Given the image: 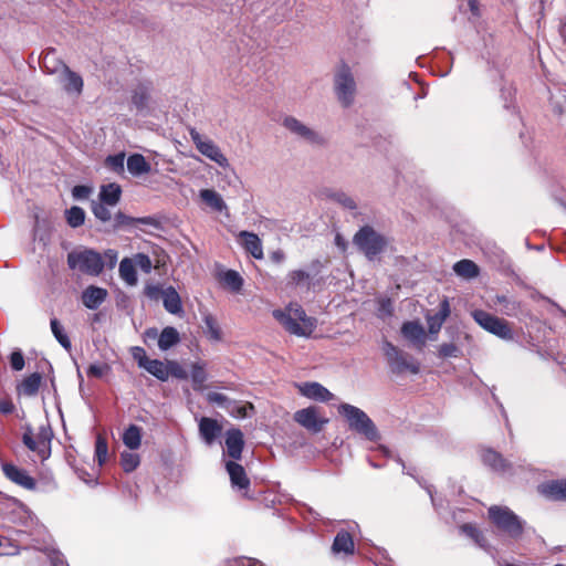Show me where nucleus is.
Segmentation results:
<instances>
[{"label":"nucleus","instance_id":"nucleus-30","mask_svg":"<svg viewBox=\"0 0 566 566\" xmlns=\"http://www.w3.org/2000/svg\"><path fill=\"white\" fill-rule=\"evenodd\" d=\"M120 186L115 182H112L101 187L98 198L101 202H104L109 207H115L120 200Z\"/></svg>","mask_w":566,"mask_h":566},{"label":"nucleus","instance_id":"nucleus-28","mask_svg":"<svg viewBox=\"0 0 566 566\" xmlns=\"http://www.w3.org/2000/svg\"><path fill=\"white\" fill-rule=\"evenodd\" d=\"M163 304L165 310L174 315L182 313V302L175 287L168 286L163 291Z\"/></svg>","mask_w":566,"mask_h":566},{"label":"nucleus","instance_id":"nucleus-49","mask_svg":"<svg viewBox=\"0 0 566 566\" xmlns=\"http://www.w3.org/2000/svg\"><path fill=\"white\" fill-rule=\"evenodd\" d=\"M286 313H291L296 321L302 322L305 326H310V333H312V328L314 326L313 319L308 317L305 311L300 305H290L286 310Z\"/></svg>","mask_w":566,"mask_h":566},{"label":"nucleus","instance_id":"nucleus-16","mask_svg":"<svg viewBox=\"0 0 566 566\" xmlns=\"http://www.w3.org/2000/svg\"><path fill=\"white\" fill-rule=\"evenodd\" d=\"M298 389L304 397L315 401L327 402L334 399V394L316 381L304 382Z\"/></svg>","mask_w":566,"mask_h":566},{"label":"nucleus","instance_id":"nucleus-8","mask_svg":"<svg viewBox=\"0 0 566 566\" xmlns=\"http://www.w3.org/2000/svg\"><path fill=\"white\" fill-rule=\"evenodd\" d=\"M282 126L296 138L314 147H324L327 145L326 137L318 130L307 126L296 117L286 115L282 119Z\"/></svg>","mask_w":566,"mask_h":566},{"label":"nucleus","instance_id":"nucleus-12","mask_svg":"<svg viewBox=\"0 0 566 566\" xmlns=\"http://www.w3.org/2000/svg\"><path fill=\"white\" fill-rule=\"evenodd\" d=\"M482 462L485 467L497 474H513V463L502 457L501 453L493 449H486L481 454Z\"/></svg>","mask_w":566,"mask_h":566},{"label":"nucleus","instance_id":"nucleus-37","mask_svg":"<svg viewBox=\"0 0 566 566\" xmlns=\"http://www.w3.org/2000/svg\"><path fill=\"white\" fill-rule=\"evenodd\" d=\"M42 376L39 373H33L25 377L19 387V391L28 397L35 396L41 385Z\"/></svg>","mask_w":566,"mask_h":566},{"label":"nucleus","instance_id":"nucleus-7","mask_svg":"<svg viewBox=\"0 0 566 566\" xmlns=\"http://www.w3.org/2000/svg\"><path fill=\"white\" fill-rule=\"evenodd\" d=\"M472 317L480 327L490 334L506 342L514 340V332L507 321L483 310H474Z\"/></svg>","mask_w":566,"mask_h":566},{"label":"nucleus","instance_id":"nucleus-50","mask_svg":"<svg viewBox=\"0 0 566 566\" xmlns=\"http://www.w3.org/2000/svg\"><path fill=\"white\" fill-rule=\"evenodd\" d=\"M205 326H206V333L209 335V338L219 342L221 339V331L211 315L205 316Z\"/></svg>","mask_w":566,"mask_h":566},{"label":"nucleus","instance_id":"nucleus-20","mask_svg":"<svg viewBox=\"0 0 566 566\" xmlns=\"http://www.w3.org/2000/svg\"><path fill=\"white\" fill-rule=\"evenodd\" d=\"M401 335L416 346L422 347L426 344V331L418 321L405 322L401 326Z\"/></svg>","mask_w":566,"mask_h":566},{"label":"nucleus","instance_id":"nucleus-44","mask_svg":"<svg viewBox=\"0 0 566 566\" xmlns=\"http://www.w3.org/2000/svg\"><path fill=\"white\" fill-rule=\"evenodd\" d=\"M222 282L233 292L241 291L243 286V279L239 272L234 270H227L221 277Z\"/></svg>","mask_w":566,"mask_h":566},{"label":"nucleus","instance_id":"nucleus-34","mask_svg":"<svg viewBox=\"0 0 566 566\" xmlns=\"http://www.w3.org/2000/svg\"><path fill=\"white\" fill-rule=\"evenodd\" d=\"M453 271L458 276L464 279H474L480 274L479 266L469 259H463L454 263Z\"/></svg>","mask_w":566,"mask_h":566},{"label":"nucleus","instance_id":"nucleus-54","mask_svg":"<svg viewBox=\"0 0 566 566\" xmlns=\"http://www.w3.org/2000/svg\"><path fill=\"white\" fill-rule=\"evenodd\" d=\"M25 365L24 356L20 349H15L10 355V366L13 370L20 371Z\"/></svg>","mask_w":566,"mask_h":566},{"label":"nucleus","instance_id":"nucleus-21","mask_svg":"<svg viewBox=\"0 0 566 566\" xmlns=\"http://www.w3.org/2000/svg\"><path fill=\"white\" fill-rule=\"evenodd\" d=\"M108 293L104 287L90 285L82 292V302L88 310H97L106 300Z\"/></svg>","mask_w":566,"mask_h":566},{"label":"nucleus","instance_id":"nucleus-62","mask_svg":"<svg viewBox=\"0 0 566 566\" xmlns=\"http://www.w3.org/2000/svg\"><path fill=\"white\" fill-rule=\"evenodd\" d=\"M163 291L164 290L158 285L147 284L145 286L144 293L150 300H158L159 296L163 297Z\"/></svg>","mask_w":566,"mask_h":566},{"label":"nucleus","instance_id":"nucleus-43","mask_svg":"<svg viewBox=\"0 0 566 566\" xmlns=\"http://www.w3.org/2000/svg\"><path fill=\"white\" fill-rule=\"evenodd\" d=\"M52 334L54 335L55 339L59 342V344L65 348L71 349V340L67 336V334L64 332L63 326L56 318H52L50 322Z\"/></svg>","mask_w":566,"mask_h":566},{"label":"nucleus","instance_id":"nucleus-19","mask_svg":"<svg viewBox=\"0 0 566 566\" xmlns=\"http://www.w3.org/2000/svg\"><path fill=\"white\" fill-rule=\"evenodd\" d=\"M222 432V426L213 418L202 417L199 433L206 444L211 446Z\"/></svg>","mask_w":566,"mask_h":566},{"label":"nucleus","instance_id":"nucleus-31","mask_svg":"<svg viewBox=\"0 0 566 566\" xmlns=\"http://www.w3.org/2000/svg\"><path fill=\"white\" fill-rule=\"evenodd\" d=\"M180 342V334L177 328L172 326H166L159 334L158 347L160 350L166 352L171 347L176 346Z\"/></svg>","mask_w":566,"mask_h":566},{"label":"nucleus","instance_id":"nucleus-41","mask_svg":"<svg viewBox=\"0 0 566 566\" xmlns=\"http://www.w3.org/2000/svg\"><path fill=\"white\" fill-rule=\"evenodd\" d=\"M65 219L71 228H78L85 221V211L78 206H73L65 210Z\"/></svg>","mask_w":566,"mask_h":566},{"label":"nucleus","instance_id":"nucleus-57","mask_svg":"<svg viewBox=\"0 0 566 566\" xmlns=\"http://www.w3.org/2000/svg\"><path fill=\"white\" fill-rule=\"evenodd\" d=\"M136 265L144 272L150 273L153 269V263L150 258L147 254L138 253L135 256Z\"/></svg>","mask_w":566,"mask_h":566},{"label":"nucleus","instance_id":"nucleus-22","mask_svg":"<svg viewBox=\"0 0 566 566\" xmlns=\"http://www.w3.org/2000/svg\"><path fill=\"white\" fill-rule=\"evenodd\" d=\"M321 195L323 198L339 205L346 210L353 211L358 207L356 200L350 195L340 189L324 188Z\"/></svg>","mask_w":566,"mask_h":566},{"label":"nucleus","instance_id":"nucleus-42","mask_svg":"<svg viewBox=\"0 0 566 566\" xmlns=\"http://www.w3.org/2000/svg\"><path fill=\"white\" fill-rule=\"evenodd\" d=\"M124 163H125V153L124 151H119L114 155H108L104 161L105 166L109 170H112L113 172H115L117 175L124 174V171H125Z\"/></svg>","mask_w":566,"mask_h":566},{"label":"nucleus","instance_id":"nucleus-39","mask_svg":"<svg viewBox=\"0 0 566 566\" xmlns=\"http://www.w3.org/2000/svg\"><path fill=\"white\" fill-rule=\"evenodd\" d=\"M119 275L128 285H135L137 283V272L133 261L129 258H124L120 261Z\"/></svg>","mask_w":566,"mask_h":566},{"label":"nucleus","instance_id":"nucleus-25","mask_svg":"<svg viewBox=\"0 0 566 566\" xmlns=\"http://www.w3.org/2000/svg\"><path fill=\"white\" fill-rule=\"evenodd\" d=\"M450 312L449 301L448 298H443L439 304L438 312L434 315L427 316L430 334H437L441 329L444 321L449 317Z\"/></svg>","mask_w":566,"mask_h":566},{"label":"nucleus","instance_id":"nucleus-52","mask_svg":"<svg viewBox=\"0 0 566 566\" xmlns=\"http://www.w3.org/2000/svg\"><path fill=\"white\" fill-rule=\"evenodd\" d=\"M107 451L108 447L106 440L98 436L95 442V454L99 464H103L105 462Z\"/></svg>","mask_w":566,"mask_h":566},{"label":"nucleus","instance_id":"nucleus-6","mask_svg":"<svg viewBox=\"0 0 566 566\" xmlns=\"http://www.w3.org/2000/svg\"><path fill=\"white\" fill-rule=\"evenodd\" d=\"M382 350L392 374L400 375L405 371H409L412 375L419 374V364L415 361L409 354L399 349L392 343L385 340Z\"/></svg>","mask_w":566,"mask_h":566},{"label":"nucleus","instance_id":"nucleus-53","mask_svg":"<svg viewBox=\"0 0 566 566\" xmlns=\"http://www.w3.org/2000/svg\"><path fill=\"white\" fill-rule=\"evenodd\" d=\"M168 370H169V376H172L177 379H187L188 378V373L176 360H168Z\"/></svg>","mask_w":566,"mask_h":566},{"label":"nucleus","instance_id":"nucleus-48","mask_svg":"<svg viewBox=\"0 0 566 566\" xmlns=\"http://www.w3.org/2000/svg\"><path fill=\"white\" fill-rule=\"evenodd\" d=\"M139 455L133 452L124 451L120 454V464L126 473L133 472L139 465Z\"/></svg>","mask_w":566,"mask_h":566},{"label":"nucleus","instance_id":"nucleus-23","mask_svg":"<svg viewBox=\"0 0 566 566\" xmlns=\"http://www.w3.org/2000/svg\"><path fill=\"white\" fill-rule=\"evenodd\" d=\"M273 316L292 335L307 336L311 334L310 331L306 332L305 328L301 326L300 322L296 321V318H294L291 313H286L285 311L281 310H275L273 311Z\"/></svg>","mask_w":566,"mask_h":566},{"label":"nucleus","instance_id":"nucleus-63","mask_svg":"<svg viewBox=\"0 0 566 566\" xmlns=\"http://www.w3.org/2000/svg\"><path fill=\"white\" fill-rule=\"evenodd\" d=\"M222 566H256V563H252L251 559L241 556L226 560Z\"/></svg>","mask_w":566,"mask_h":566},{"label":"nucleus","instance_id":"nucleus-15","mask_svg":"<svg viewBox=\"0 0 566 566\" xmlns=\"http://www.w3.org/2000/svg\"><path fill=\"white\" fill-rule=\"evenodd\" d=\"M226 470L229 474L231 486L238 491H247L250 486L244 468L235 461H226Z\"/></svg>","mask_w":566,"mask_h":566},{"label":"nucleus","instance_id":"nucleus-64","mask_svg":"<svg viewBox=\"0 0 566 566\" xmlns=\"http://www.w3.org/2000/svg\"><path fill=\"white\" fill-rule=\"evenodd\" d=\"M392 303L389 298H384L379 302L378 313L379 316H390L392 314Z\"/></svg>","mask_w":566,"mask_h":566},{"label":"nucleus","instance_id":"nucleus-40","mask_svg":"<svg viewBox=\"0 0 566 566\" xmlns=\"http://www.w3.org/2000/svg\"><path fill=\"white\" fill-rule=\"evenodd\" d=\"M544 493L553 500L566 501V479L552 481L544 488Z\"/></svg>","mask_w":566,"mask_h":566},{"label":"nucleus","instance_id":"nucleus-26","mask_svg":"<svg viewBox=\"0 0 566 566\" xmlns=\"http://www.w3.org/2000/svg\"><path fill=\"white\" fill-rule=\"evenodd\" d=\"M151 83L142 82L139 83L132 95V103L138 112H144L150 98Z\"/></svg>","mask_w":566,"mask_h":566},{"label":"nucleus","instance_id":"nucleus-35","mask_svg":"<svg viewBox=\"0 0 566 566\" xmlns=\"http://www.w3.org/2000/svg\"><path fill=\"white\" fill-rule=\"evenodd\" d=\"M122 439L129 450H137L142 444V428L137 424H129L125 429Z\"/></svg>","mask_w":566,"mask_h":566},{"label":"nucleus","instance_id":"nucleus-45","mask_svg":"<svg viewBox=\"0 0 566 566\" xmlns=\"http://www.w3.org/2000/svg\"><path fill=\"white\" fill-rule=\"evenodd\" d=\"M191 381L195 390H201L207 380L205 367L198 363L192 364L190 373Z\"/></svg>","mask_w":566,"mask_h":566},{"label":"nucleus","instance_id":"nucleus-1","mask_svg":"<svg viewBox=\"0 0 566 566\" xmlns=\"http://www.w3.org/2000/svg\"><path fill=\"white\" fill-rule=\"evenodd\" d=\"M488 518L501 535L518 542L527 532L535 533L525 520L505 505H491L488 509Z\"/></svg>","mask_w":566,"mask_h":566},{"label":"nucleus","instance_id":"nucleus-24","mask_svg":"<svg viewBox=\"0 0 566 566\" xmlns=\"http://www.w3.org/2000/svg\"><path fill=\"white\" fill-rule=\"evenodd\" d=\"M198 151L218 164L220 167H229L228 158L212 140L207 139L205 143L198 144Z\"/></svg>","mask_w":566,"mask_h":566},{"label":"nucleus","instance_id":"nucleus-4","mask_svg":"<svg viewBox=\"0 0 566 566\" xmlns=\"http://www.w3.org/2000/svg\"><path fill=\"white\" fill-rule=\"evenodd\" d=\"M67 265L71 270L97 276L104 270V261L102 254L93 249L74 250L67 254Z\"/></svg>","mask_w":566,"mask_h":566},{"label":"nucleus","instance_id":"nucleus-2","mask_svg":"<svg viewBox=\"0 0 566 566\" xmlns=\"http://www.w3.org/2000/svg\"><path fill=\"white\" fill-rule=\"evenodd\" d=\"M338 413L343 416L348 428L364 437L366 440L377 442L380 440V432L373 419L360 408L343 402L338 406Z\"/></svg>","mask_w":566,"mask_h":566},{"label":"nucleus","instance_id":"nucleus-14","mask_svg":"<svg viewBox=\"0 0 566 566\" xmlns=\"http://www.w3.org/2000/svg\"><path fill=\"white\" fill-rule=\"evenodd\" d=\"M226 451L232 461H238L242 457L244 448L243 433L239 428H231L226 432Z\"/></svg>","mask_w":566,"mask_h":566},{"label":"nucleus","instance_id":"nucleus-46","mask_svg":"<svg viewBox=\"0 0 566 566\" xmlns=\"http://www.w3.org/2000/svg\"><path fill=\"white\" fill-rule=\"evenodd\" d=\"M287 285L289 286H300L304 283H307V290L310 289V279L311 273L304 270H293L287 274Z\"/></svg>","mask_w":566,"mask_h":566},{"label":"nucleus","instance_id":"nucleus-13","mask_svg":"<svg viewBox=\"0 0 566 566\" xmlns=\"http://www.w3.org/2000/svg\"><path fill=\"white\" fill-rule=\"evenodd\" d=\"M136 352L143 353V357L138 358V366L146 369L150 375L160 381H167L169 378L168 361L165 364L159 359H150L146 356L144 348L136 347Z\"/></svg>","mask_w":566,"mask_h":566},{"label":"nucleus","instance_id":"nucleus-59","mask_svg":"<svg viewBox=\"0 0 566 566\" xmlns=\"http://www.w3.org/2000/svg\"><path fill=\"white\" fill-rule=\"evenodd\" d=\"M42 460H46L51 454L50 441H36L35 451Z\"/></svg>","mask_w":566,"mask_h":566},{"label":"nucleus","instance_id":"nucleus-11","mask_svg":"<svg viewBox=\"0 0 566 566\" xmlns=\"http://www.w3.org/2000/svg\"><path fill=\"white\" fill-rule=\"evenodd\" d=\"M294 420L303 428L317 433L321 432L324 426L328 422L327 419L319 418L315 407H307L297 410L294 413Z\"/></svg>","mask_w":566,"mask_h":566},{"label":"nucleus","instance_id":"nucleus-58","mask_svg":"<svg viewBox=\"0 0 566 566\" xmlns=\"http://www.w3.org/2000/svg\"><path fill=\"white\" fill-rule=\"evenodd\" d=\"M92 193V188L85 185H76L72 189V197L75 200H85Z\"/></svg>","mask_w":566,"mask_h":566},{"label":"nucleus","instance_id":"nucleus-27","mask_svg":"<svg viewBox=\"0 0 566 566\" xmlns=\"http://www.w3.org/2000/svg\"><path fill=\"white\" fill-rule=\"evenodd\" d=\"M460 531L467 535L468 537L472 538L474 541V543L482 549H484L486 553H492L493 552V547L492 545L489 543L486 536L484 535V533L478 528L475 525L473 524H470V523H467V524H463L461 525L460 527Z\"/></svg>","mask_w":566,"mask_h":566},{"label":"nucleus","instance_id":"nucleus-51","mask_svg":"<svg viewBox=\"0 0 566 566\" xmlns=\"http://www.w3.org/2000/svg\"><path fill=\"white\" fill-rule=\"evenodd\" d=\"M439 357L441 358H449V357H460L461 356V349L452 344V343H444L440 345L439 347Z\"/></svg>","mask_w":566,"mask_h":566},{"label":"nucleus","instance_id":"nucleus-38","mask_svg":"<svg viewBox=\"0 0 566 566\" xmlns=\"http://www.w3.org/2000/svg\"><path fill=\"white\" fill-rule=\"evenodd\" d=\"M549 102L556 114H566V86H559L551 91Z\"/></svg>","mask_w":566,"mask_h":566},{"label":"nucleus","instance_id":"nucleus-9","mask_svg":"<svg viewBox=\"0 0 566 566\" xmlns=\"http://www.w3.org/2000/svg\"><path fill=\"white\" fill-rule=\"evenodd\" d=\"M335 93L338 101L345 107H348L354 102L356 92V83L350 69L347 65H342L334 77Z\"/></svg>","mask_w":566,"mask_h":566},{"label":"nucleus","instance_id":"nucleus-56","mask_svg":"<svg viewBox=\"0 0 566 566\" xmlns=\"http://www.w3.org/2000/svg\"><path fill=\"white\" fill-rule=\"evenodd\" d=\"M109 370L107 364H91L86 370L88 377H103Z\"/></svg>","mask_w":566,"mask_h":566},{"label":"nucleus","instance_id":"nucleus-5","mask_svg":"<svg viewBox=\"0 0 566 566\" xmlns=\"http://www.w3.org/2000/svg\"><path fill=\"white\" fill-rule=\"evenodd\" d=\"M52 53L48 52L43 57V67L50 74L61 71L59 75L60 84L67 94L81 95L83 92L84 82L82 76L72 71L65 63L56 61L53 66H50Z\"/></svg>","mask_w":566,"mask_h":566},{"label":"nucleus","instance_id":"nucleus-17","mask_svg":"<svg viewBox=\"0 0 566 566\" xmlns=\"http://www.w3.org/2000/svg\"><path fill=\"white\" fill-rule=\"evenodd\" d=\"M238 241L241 247L251 254L254 259L261 260L264 256L262 241L258 234L250 231H240Z\"/></svg>","mask_w":566,"mask_h":566},{"label":"nucleus","instance_id":"nucleus-55","mask_svg":"<svg viewBox=\"0 0 566 566\" xmlns=\"http://www.w3.org/2000/svg\"><path fill=\"white\" fill-rule=\"evenodd\" d=\"M207 400L210 403H216L219 407L228 408L231 400L223 394L211 391L207 395Z\"/></svg>","mask_w":566,"mask_h":566},{"label":"nucleus","instance_id":"nucleus-61","mask_svg":"<svg viewBox=\"0 0 566 566\" xmlns=\"http://www.w3.org/2000/svg\"><path fill=\"white\" fill-rule=\"evenodd\" d=\"M57 488V483L55 482V480L53 479V476H43L42 480L40 481V483L38 484L36 489L43 491V492H49V491H53V490H56Z\"/></svg>","mask_w":566,"mask_h":566},{"label":"nucleus","instance_id":"nucleus-32","mask_svg":"<svg viewBox=\"0 0 566 566\" xmlns=\"http://www.w3.org/2000/svg\"><path fill=\"white\" fill-rule=\"evenodd\" d=\"M200 199L217 212H222L227 209V205L222 197L213 189H201L199 191Z\"/></svg>","mask_w":566,"mask_h":566},{"label":"nucleus","instance_id":"nucleus-47","mask_svg":"<svg viewBox=\"0 0 566 566\" xmlns=\"http://www.w3.org/2000/svg\"><path fill=\"white\" fill-rule=\"evenodd\" d=\"M109 206L104 203V202H96V201H93L92 202V212L93 214L95 216L96 219H98L101 222H109L112 221V212L108 208Z\"/></svg>","mask_w":566,"mask_h":566},{"label":"nucleus","instance_id":"nucleus-60","mask_svg":"<svg viewBox=\"0 0 566 566\" xmlns=\"http://www.w3.org/2000/svg\"><path fill=\"white\" fill-rule=\"evenodd\" d=\"M102 258L104 261V266L106 265L107 268L113 269L117 263L118 254L117 251L108 249L104 252Z\"/></svg>","mask_w":566,"mask_h":566},{"label":"nucleus","instance_id":"nucleus-10","mask_svg":"<svg viewBox=\"0 0 566 566\" xmlns=\"http://www.w3.org/2000/svg\"><path fill=\"white\" fill-rule=\"evenodd\" d=\"M2 472L4 476L11 482L22 486L25 490L34 491L36 490L38 483L27 472V470L21 469L12 463L3 462L1 464Z\"/></svg>","mask_w":566,"mask_h":566},{"label":"nucleus","instance_id":"nucleus-18","mask_svg":"<svg viewBox=\"0 0 566 566\" xmlns=\"http://www.w3.org/2000/svg\"><path fill=\"white\" fill-rule=\"evenodd\" d=\"M334 555L352 556L355 553V543L349 532L340 530L337 532L332 544Z\"/></svg>","mask_w":566,"mask_h":566},{"label":"nucleus","instance_id":"nucleus-3","mask_svg":"<svg viewBox=\"0 0 566 566\" xmlns=\"http://www.w3.org/2000/svg\"><path fill=\"white\" fill-rule=\"evenodd\" d=\"M353 243L368 261H375L385 252L388 240L370 226H364L353 237Z\"/></svg>","mask_w":566,"mask_h":566},{"label":"nucleus","instance_id":"nucleus-33","mask_svg":"<svg viewBox=\"0 0 566 566\" xmlns=\"http://www.w3.org/2000/svg\"><path fill=\"white\" fill-rule=\"evenodd\" d=\"M112 221H113V229L114 230H119V229H123V228H126V227H132L136 223H142V224H150V218L146 217V218H133V217H129L127 214H125L124 212L122 211H118L116 212L113 218H112Z\"/></svg>","mask_w":566,"mask_h":566},{"label":"nucleus","instance_id":"nucleus-29","mask_svg":"<svg viewBox=\"0 0 566 566\" xmlns=\"http://www.w3.org/2000/svg\"><path fill=\"white\" fill-rule=\"evenodd\" d=\"M127 170L130 175L139 177L150 172L151 166L142 154H132L127 158Z\"/></svg>","mask_w":566,"mask_h":566},{"label":"nucleus","instance_id":"nucleus-36","mask_svg":"<svg viewBox=\"0 0 566 566\" xmlns=\"http://www.w3.org/2000/svg\"><path fill=\"white\" fill-rule=\"evenodd\" d=\"M494 302L500 306L501 313L506 316H515L520 310L518 301L512 296L496 295Z\"/></svg>","mask_w":566,"mask_h":566}]
</instances>
